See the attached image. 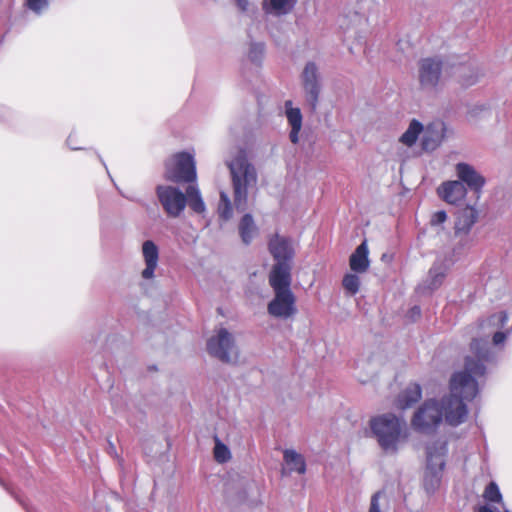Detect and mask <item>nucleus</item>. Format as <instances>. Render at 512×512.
I'll return each instance as SVG.
<instances>
[{
    "mask_svg": "<svg viewBox=\"0 0 512 512\" xmlns=\"http://www.w3.org/2000/svg\"><path fill=\"white\" fill-rule=\"evenodd\" d=\"M470 349L474 357L465 358L464 370L455 372L450 379L449 395L438 401L441 419L453 427L466 421L468 409L465 402L477 396L479 392L477 379L485 375V363L494 359L487 339H473Z\"/></svg>",
    "mask_w": 512,
    "mask_h": 512,
    "instance_id": "obj_1",
    "label": "nucleus"
},
{
    "mask_svg": "<svg viewBox=\"0 0 512 512\" xmlns=\"http://www.w3.org/2000/svg\"><path fill=\"white\" fill-rule=\"evenodd\" d=\"M227 165L232 180L234 205L237 210L244 211L247 208L248 193L257 184L256 169L243 150H239Z\"/></svg>",
    "mask_w": 512,
    "mask_h": 512,
    "instance_id": "obj_2",
    "label": "nucleus"
},
{
    "mask_svg": "<svg viewBox=\"0 0 512 512\" xmlns=\"http://www.w3.org/2000/svg\"><path fill=\"white\" fill-rule=\"evenodd\" d=\"M370 428L381 449L388 454L396 453L399 444L408 438L406 421L392 413L372 418Z\"/></svg>",
    "mask_w": 512,
    "mask_h": 512,
    "instance_id": "obj_3",
    "label": "nucleus"
},
{
    "mask_svg": "<svg viewBox=\"0 0 512 512\" xmlns=\"http://www.w3.org/2000/svg\"><path fill=\"white\" fill-rule=\"evenodd\" d=\"M196 214L206 212V204L197 184L187 186L185 193L175 186L162 187V208L171 217H179L186 206Z\"/></svg>",
    "mask_w": 512,
    "mask_h": 512,
    "instance_id": "obj_4",
    "label": "nucleus"
},
{
    "mask_svg": "<svg viewBox=\"0 0 512 512\" xmlns=\"http://www.w3.org/2000/svg\"><path fill=\"white\" fill-rule=\"evenodd\" d=\"M448 447L445 441H438L427 447V465L423 477V487L428 495H433L441 484Z\"/></svg>",
    "mask_w": 512,
    "mask_h": 512,
    "instance_id": "obj_5",
    "label": "nucleus"
},
{
    "mask_svg": "<svg viewBox=\"0 0 512 512\" xmlns=\"http://www.w3.org/2000/svg\"><path fill=\"white\" fill-rule=\"evenodd\" d=\"M165 178L174 183L196 184L197 171L194 156L177 152L165 162Z\"/></svg>",
    "mask_w": 512,
    "mask_h": 512,
    "instance_id": "obj_6",
    "label": "nucleus"
},
{
    "mask_svg": "<svg viewBox=\"0 0 512 512\" xmlns=\"http://www.w3.org/2000/svg\"><path fill=\"white\" fill-rule=\"evenodd\" d=\"M208 353L224 363H231L238 356L237 346L232 333L226 328H219L207 341Z\"/></svg>",
    "mask_w": 512,
    "mask_h": 512,
    "instance_id": "obj_7",
    "label": "nucleus"
},
{
    "mask_svg": "<svg viewBox=\"0 0 512 512\" xmlns=\"http://www.w3.org/2000/svg\"><path fill=\"white\" fill-rule=\"evenodd\" d=\"M300 79L305 101L310 109L315 111L322 90V77L317 64L313 61L307 62L300 75Z\"/></svg>",
    "mask_w": 512,
    "mask_h": 512,
    "instance_id": "obj_8",
    "label": "nucleus"
},
{
    "mask_svg": "<svg viewBox=\"0 0 512 512\" xmlns=\"http://www.w3.org/2000/svg\"><path fill=\"white\" fill-rule=\"evenodd\" d=\"M142 257L145 267L140 273L139 286L143 293L151 295L154 289L156 279L155 270L158 266L159 259V250L153 241L146 240L143 242Z\"/></svg>",
    "mask_w": 512,
    "mask_h": 512,
    "instance_id": "obj_9",
    "label": "nucleus"
},
{
    "mask_svg": "<svg viewBox=\"0 0 512 512\" xmlns=\"http://www.w3.org/2000/svg\"><path fill=\"white\" fill-rule=\"evenodd\" d=\"M441 422V408L438 407V401L427 400L415 412L411 424L416 431L428 434L433 432Z\"/></svg>",
    "mask_w": 512,
    "mask_h": 512,
    "instance_id": "obj_10",
    "label": "nucleus"
},
{
    "mask_svg": "<svg viewBox=\"0 0 512 512\" xmlns=\"http://www.w3.org/2000/svg\"><path fill=\"white\" fill-rule=\"evenodd\" d=\"M442 61L438 57L423 58L418 63V81L424 91H434L441 78Z\"/></svg>",
    "mask_w": 512,
    "mask_h": 512,
    "instance_id": "obj_11",
    "label": "nucleus"
},
{
    "mask_svg": "<svg viewBox=\"0 0 512 512\" xmlns=\"http://www.w3.org/2000/svg\"><path fill=\"white\" fill-rule=\"evenodd\" d=\"M274 298L267 306L268 313L280 319H288L297 313L296 299L291 290L274 291Z\"/></svg>",
    "mask_w": 512,
    "mask_h": 512,
    "instance_id": "obj_12",
    "label": "nucleus"
},
{
    "mask_svg": "<svg viewBox=\"0 0 512 512\" xmlns=\"http://www.w3.org/2000/svg\"><path fill=\"white\" fill-rule=\"evenodd\" d=\"M269 251L276 263L291 264L295 254L291 240L278 234L270 239Z\"/></svg>",
    "mask_w": 512,
    "mask_h": 512,
    "instance_id": "obj_13",
    "label": "nucleus"
},
{
    "mask_svg": "<svg viewBox=\"0 0 512 512\" xmlns=\"http://www.w3.org/2000/svg\"><path fill=\"white\" fill-rule=\"evenodd\" d=\"M455 169L460 182L466 184L477 194L481 192L486 180L472 165L460 162L456 164Z\"/></svg>",
    "mask_w": 512,
    "mask_h": 512,
    "instance_id": "obj_14",
    "label": "nucleus"
},
{
    "mask_svg": "<svg viewBox=\"0 0 512 512\" xmlns=\"http://www.w3.org/2000/svg\"><path fill=\"white\" fill-rule=\"evenodd\" d=\"M292 265L290 263H275L269 274V284L273 291L291 290Z\"/></svg>",
    "mask_w": 512,
    "mask_h": 512,
    "instance_id": "obj_15",
    "label": "nucleus"
},
{
    "mask_svg": "<svg viewBox=\"0 0 512 512\" xmlns=\"http://www.w3.org/2000/svg\"><path fill=\"white\" fill-rule=\"evenodd\" d=\"M449 271V264L444 260H437L430 268L427 278L419 286L421 290H428L430 292L437 290L443 283Z\"/></svg>",
    "mask_w": 512,
    "mask_h": 512,
    "instance_id": "obj_16",
    "label": "nucleus"
},
{
    "mask_svg": "<svg viewBox=\"0 0 512 512\" xmlns=\"http://www.w3.org/2000/svg\"><path fill=\"white\" fill-rule=\"evenodd\" d=\"M467 190L459 180L446 181L438 188L439 196L449 204H457L466 196Z\"/></svg>",
    "mask_w": 512,
    "mask_h": 512,
    "instance_id": "obj_17",
    "label": "nucleus"
},
{
    "mask_svg": "<svg viewBox=\"0 0 512 512\" xmlns=\"http://www.w3.org/2000/svg\"><path fill=\"white\" fill-rule=\"evenodd\" d=\"M444 123H432L423 130L422 149L425 151H434L444 138Z\"/></svg>",
    "mask_w": 512,
    "mask_h": 512,
    "instance_id": "obj_18",
    "label": "nucleus"
},
{
    "mask_svg": "<svg viewBox=\"0 0 512 512\" xmlns=\"http://www.w3.org/2000/svg\"><path fill=\"white\" fill-rule=\"evenodd\" d=\"M284 107L287 121L291 126L289 138L292 143L296 144L299 140L298 135L302 128V113L299 108L293 107L291 100L285 101Z\"/></svg>",
    "mask_w": 512,
    "mask_h": 512,
    "instance_id": "obj_19",
    "label": "nucleus"
},
{
    "mask_svg": "<svg viewBox=\"0 0 512 512\" xmlns=\"http://www.w3.org/2000/svg\"><path fill=\"white\" fill-rule=\"evenodd\" d=\"M478 218L477 210L472 206H466L457 213L455 222V234H468Z\"/></svg>",
    "mask_w": 512,
    "mask_h": 512,
    "instance_id": "obj_20",
    "label": "nucleus"
},
{
    "mask_svg": "<svg viewBox=\"0 0 512 512\" xmlns=\"http://www.w3.org/2000/svg\"><path fill=\"white\" fill-rule=\"evenodd\" d=\"M454 75L461 86L470 87L478 82L481 73L476 66L468 64L456 66Z\"/></svg>",
    "mask_w": 512,
    "mask_h": 512,
    "instance_id": "obj_21",
    "label": "nucleus"
},
{
    "mask_svg": "<svg viewBox=\"0 0 512 512\" xmlns=\"http://www.w3.org/2000/svg\"><path fill=\"white\" fill-rule=\"evenodd\" d=\"M297 0H263L262 8L267 15L284 16L291 12Z\"/></svg>",
    "mask_w": 512,
    "mask_h": 512,
    "instance_id": "obj_22",
    "label": "nucleus"
},
{
    "mask_svg": "<svg viewBox=\"0 0 512 512\" xmlns=\"http://www.w3.org/2000/svg\"><path fill=\"white\" fill-rule=\"evenodd\" d=\"M422 397L421 386L412 383L406 387L398 396L397 406L400 409H406L417 403Z\"/></svg>",
    "mask_w": 512,
    "mask_h": 512,
    "instance_id": "obj_23",
    "label": "nucleus"
},
{
    "mask_svg": "<svg viewBox=\"0 0 512 512\" xmlns=\"http://www.w3.org/2000/svg\"><path fill=\"white\" fill-rule=\"evenodd\" d=\"M350 268L356 273H363L369 267L368 247L366 242L361 243L350 256Z\"/></svg>",
    "mask_w": 512,
    "mask_h": 512,
    "instance_id": "obj_24",
    "label": "nucleus"
},
{
    "mask_svg": "<svg viewBox=\"0 0 512 512\" xmlns=\"http://www.w3.org/2000/svg\"><path fill=\"white\" fill-rule=\"evenodd\" d=\"M239 234L242 242L249 245L257 234V227L251 214H245L239 223Z\"/></svg>",
    "mask_w": 512,
    "mask_h": 512,
    "instance_id": "obj_25",
    "label": "nucleus"
},
{
    "mask_svg": "<svg viewBox=\"0 0 512 512\" xmlns=\"http://www.w3.org/2000/svg\"><path fill=\"white\" fill-rule=\"evenodd\" d=\"M423 130L424 127L422 123L416 119H413L410 122L407 130L400 137L399 141L407 147H411L416 143L419 135L423 132Z\"/></svg>",
    "mask_w": 512,
    "mask_h": 512,
    "instance_id": "obj_26",
    "label": "nucleus"
},
{
    "mask_svg": "<svg viewBox=\"0 0 512 512\" xmlns=\"http://www.w3.org/2000/svg\"><path fill=\"white\" fill-rule=\"evenodd\" d=\"M284 461L289 467L291 472L295 471L299 474H304L306 471L305 460L301 454L297 453L294 450H285L284 451Z\"/></svg>",
    "mask_w": 512,
    "mask_h": 512,
    "instance_id": "obj_27",
    "label": "nucleus"
},
{
    "mask_svg": "<svg viewBox=\"0 0 512 512\" xmlns=\"http://www.w3.org/2000/svg\"><path fill=\"white\" fill-rule=\"evenodd\" d=\"M265 56V44L263 42H251L248 50V59L256 66H260Z\"/></svg>",
    "mask_w": 512,
    "mask_h": 512,
    "instance_id": "obj_28",
    "label": "nucleus"
},
{
    "mask_svg": "<svg viewBox=\"0 0 512 512\" xmlns=\"http://www.w3.org/2000/svg\"><path fill=\"white\" fill-rule=\"evenodd\" d=\"M219 217L227 221L232 217V205L229 196L224 191L220 192V201L218 204Z\"/></svg>",
    "mask_w": 512,
    "mask_h": 512,
    "instance_id": "obj_29",
    "label": "nucleus"
},
{
    "mask_svg": "<svg viewBox=\"0 0 512 512\" xmlns=\"http://www.w3.org/2000/svg\"><path fill=\"white\" fill-rule=\"evenodd\" d=\"M214 458L218 463H226L231 458V452L229 448L221 442L218 437H215V446H214Z\"/></svg>",
    "mask_w": 512,
    "mask_h": 512,
    "instance_id": "obj_30",
    "label": "nucleus"
},
{
    "mask_svg": "<svg viewBox=\"0 0 512 512\" xmlns=\"http://www.w3.org/2000/svg\"><path fill=\"white\" fill-rule=\"evenodd\" d=\"M483 497L485 500L489 502L501 503L502 502V494L498 485L495 482H490L485 490Z\"/></svg>",
    "mask_w": 512,
    "mask_h": 512,
    "instance_id": "obj_31",
    "label": "nucleus"
},
{
    "mask_svg": "<svg viewBox=\"0 0 512 512\" xmlns=\"http://www.w3.org/2000/svg\"><path fill=\"white\" fill-rule=\"evenodd\" d=\"M344 289L351 295H355L359 291L360 279L355 274H347L342 281Z\"/></svg>",
    "mask_w": 512,
    "mask_h": 512,
    "instance_id": "obj_32",
    "label": "nucleus"
},
{
    "mask_svg": "<svg viewBox=\"0 0 512 512\" xmlns=\"http://www.w3.org/2000/svg\"><path fill=\"white\" fill-rule=\"evenodd\" d=\"M508 322V314L505 311H500L491 315L487 319V324L498 329L504 328L506 323Z\"/></svg>",
    "mask_w": 512,
    "mask_h": 512,
    "instance_id": "obj_33",
    "label": "nucleus"
},
{
    "mask_svg": "<svg viewBox=\"0 0 512 512\" xmlns=\"http://www.w3.org/2000/svg\"><path fill=\"white\" fill-rule=\"evenodd\" d=\"M26 6L37 15L42 14L49 7L48 0H26Z\"/></svg>",
    "mask_w": 512,
    "mask_h": 512,
    "instance_id": "obj_34",
    "label": "nucleus"
},
{
    "mask_svg": "<svg viewBox=\"0 0 512 512\" xmlns=\"http://www.w3.org/2000/svg\"><path fill=\"white\" fill-rule=\"evenodd\" d=\"M385 493L382 490L375 492L370 499L368 512H383L380 506V500L384 498Z\"/></svg>",
    "mask_w": 512,
    "mask_h": 512,
    "instance_id": "obj_35",
    "label": "nucleus"
},
{
    "mask_svg": "<svg viewBox=\"0 0 512 512\" xmlns=\"http://www.w3.org/2000/svg\"><path fill=\"white\" fill-rule=\"evenodd\" d=\"M512 329H507L506 331H496L494 334H493V338H492V341H493V344L495 346H498L500 344H503L506 340V338L510 335Z\"/></svg>",
    "mask_w": 512,
    "mask_h": 512,
    "instance_id": "obj_36",
    "label": "nucleus"
},
{
    "mask_svg": "<svg viewBox=\"0 0 512 512\" xmlns=\"http://www.w3.org/2000/svg\"><path fill=\"white\" fill-rule=\"evenodd\" d=\"M446 219H447L446 212L443 210H440L433 214L430 222H431V225L437 226V225L444 223L446 221Z\"/></svg>",
    "mask_w": 512,
    "mask_h": 512,
    "instance_id": "obj_37",
    "label": "nucleus"
},
{
    "mask_svg": "<svg viewBox=\"0 0 512 512\" xmlns=\"http://www.w3.org/2000/svg\"><path fill=\"white\" fill-rule=\"evenodd\" d=\"M234 1L236 3L237 8L241 12H243V13H248L249 12V7H250L249 0H234Z\"/></svg>",
    "mask_w": 512,
    "mask_h": 512,
    "instance_id": "obj_38",
    "label": "nucleus"
},
{
    "mask_svg": "<svg viewBox=\"0 0 512 512\" xmlns=\"http://www.w3.org/2000/svg\"><path fill=\"white\" fill-rule=\"evenodd\" d=\"M412 321L417 320L421 316V309L419 306H413L407 315Z\"/></svg>",
    "mask_w": 512,
    "mask_h": 512,
    "instance_id": "obj_39",
    "label": "nucleus"
},
{
    "mask_svg": "<svg viewBox=\"0 0 512 512\" xmlns=\"http://www.w3.org/2000/svg\"><path fill=\"white\" fill-rule=\"evenodd\" d=\"M477 512H497V511L493 510L492 508H490L487 505H484V506L479 507Z\"/></svg>",
    "mask_w": 512,
    "mask_h": 512,
    "instance_id": "obj_40",
    "label": "nucleus"
},
{
    "mask_svg": "<svg viewBox=\"0 0 512 512\" xmlns=\"http://www.w3.org/2000/svg\"><path fill=\"white\" fill-rule=\"evenodd\" d=\"M72 140H73V136H72V135H70V136L67 138V144L70 146V148H71L72 150H79V149H81L80 147H77V146H75V145H72Z\"/></svg>",
    "mask_w": 512,
    "mask_h": 512,
    "instance_id": "obj_41",
    "label": "nucleus"
},
{
    "mask_svg": "<svg viewBox=\"0 0 512 512\" xmlns=\"http://www.w3.org/2000/svg\"><path fill=\"white\" fill-rule=\"evenodd\" d=\"M155 192H156L157 196L160 198V186H157L155 188Z\"/></svg>",
    "mask_w": 512,
    "mask_h": 512,
    "instance_id": "obj_42",
    "label": "nucleus"
},
{
    "mask_svg": "<svg viewBox=\"0 0 512 512\" xmlns=\"http://www.w3.org/2000/svg\"><path fill=\"white\" fill-rule=\"evenodd\" d=\"M100 158V161L102 162V164L106 167V164H105V161H103V159L99 156Z\"/></svg>",
    "mask_w": 512,
    "mask_h": 512,
    "instance_id": "obj_43",
    "label": "nucleus"
},
{
    "mask_svg": "<svg viewBox=\"0 0 512 512\" xmlns=\"http://www.w3.org/2000/svg\"><path fill=\"white\" fill-rule=\"evenodd\" d=\"M149 369H153L154 371H156L157 367L156 366H152V367H149Z\"/></svg>",
    "mask_w": 512,
    "mask_h": 512,
    "instance_id": "obj_44",
    "label": "nucleus"
},
{
    "mask_svg": "<svg viewBox=\"0 0 512 512\" xmlns=\"http://www.w3.org/2000/svg\"><path fill=\"white\" fill-rule=\"evenodd\" d=\"M504 512H511V511H509V510H504Z\"/></svg>",
    "mask_w": 512,
    "mask_h": 512,
    "instance_id": "obj_45",
    "label": "nucleus"
}]
</instances>
